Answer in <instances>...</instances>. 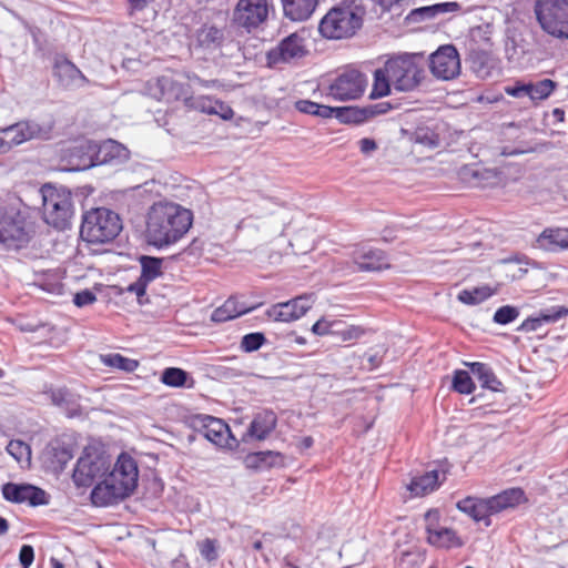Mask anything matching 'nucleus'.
<instances>
[{
	"instance_id": "obj_1",
	"label": "nucleus",
	"mask_w": 568,
	"mask_h": 568,
	"mask_svg": "<svg viewBox=\"0 0 568 568\" xmlns=\"http://www.w3.org/2000/svg\"><path fill=\"white\" fill-rule=\"evenodd\" d=\"M192 212L178 203L159 201L146 213L145 239L158 248L179 242L192 226Z\"/></svg>"
},
{
	"instance_id": "obj_2",
	"label": "nucleus",
	"mask_w": 568,
	"mask_h": 568,
	"mask_svg": "<svg viewBox=\"0 0 568 568\" xmlns=\"http://www.w3.org/2000/svg\"><path fill=\"white\" fill-rule=\"evenodd\" d=\"M424 79V69L415 54H399L389 58L383 68L374 72V82L369 97L383 98L390 94L393 87L398 92L415 90Z\"/></svg>"
},
{
	"instance_id": "obj_3",
	"label": "nucleus",
	"mask_w": 568,
	"mask_h": 568,
	"mask_svg": "<svg viewBox=\"0 0 568 568\" xmlns=\"http://www.w3.org/2000/svg\"><path fill=\"white\" fill-rule=\"evenodd\" d=\"M138 479L136 462L129 454L122 453L104 479L94 486L91 500L97 506L112 505L129 497L136 488Z\"/></svg>"
},
{
	"instance_id": "obj_4",
	"label": "nucleus",
	"mask_w": 568,
	"mask_h": 568,
	"mask_svg": "<svg viewBox=\"0 0 568 568\" xmlns=\"http://www.w3.org/2000/svg\"><path fill=\"white\" fill-rule=\"evenodd\" d=\"M122 230V221L115 212L98 207L87 212L80 229L81 237L89 243H106Z\"/></svg>"
},
{
	"instance_id": "obj_5",
	"label": "nucleus",
	"mask_w": 568,
	"mask_h": 568,
	"mask_svg": "<svg viewBox=\"0 0 568 568\" xmlns=\"http://www.w3.org/2000/svg\"><path fill=\"white\" fill-rule=\"evenodd\" d=\"M362 23L363 19L356 8L337 6L322 18L318 31L326 39H347L356 33Z\"/></svg>"
},
{
	"instance_id": "obj_6",
	"label": "nucleus",
	"mask_w": 568,
	"mask_h": 568,
	"mask_svg": "<svg viewBox=\"0 0 568 568\" xmlns=\"http://www.w3.org/2000/svg\"><path fill=\"white\" fill-rule=\"evenodd\" d=\"M40 194L44 221L58 230L67 229L72 216L70 192L45 184L40 189Z\"/></svg>"
},
{
	"instance_id": "obj_7",
	"label": "nucleus",
	"mask_w": 568,
	"mask_h": 568,
	"mask_svg": "<svg viewBox=\"0 0 568 568\" xmlns=\"http://www.w3.org/2000/svg\"><path fill=\"white\" fill-rule=\"evenodd\" d=\"M110 467V457L103 450L85 447L73 470V481L78 487L97 485L104 479Z\"/></svg>"
},
{
	"instance_id": "obj_8",
	"label": "nucleus",
	"mask_w": 568,
	"mask_h": 568,
	"mask_svg": "<svg viewBox=\"0 0 568 568\" xmlns=\"http://www.w3.org/2000/svg\"><path fill=\"white\" fill-rule=\"evenodd\" d=\"M535 13L545 32L568 39V0H537Z\"/></svg>"
},
{
	"instance_id": "obj_9",
	"label": "nucleus",
	"mask_w": 568,
	"mask_h": 568,
	"mask_svg": "<svg viewBox=\"0 0 568 568\" xmlns=\"http://www.w3.org/2000/svg\"><path fill=\"white\" fill-rule=\"evenodd\" d=\"M33 231L26 217L16 209L0 211V242L10 250H20L28 245Z\"/></svg>"
},
{
	"instance_id": "obj_10",
	"label": "nucleus",
	"mask_w": 568,
	"mask_h": 568,
	"mask_svg": "<svg viewBox=\"0 0 568 568\" xmlns=\"http://www.w3.org/2000/svg\"><path fill=\"white\" fill-rule=\"evenodd\" d=\"M145 94L158 101L172 103L184 101L189 105L192 100V91L189 85L176 74H163L151 79L145 84Z\"/></svg>"
},
{
	"instance_id": "obj_11",
	"label": "nucleus",
	"mask_w": 568,
	"mask_h": 568,
	"mask_svg": "<svg viewBox=\"0 0 568 568\" xmlns=\"http://www.w3.org/2000/svg\"><path fill=\"white\" fill-rule=\"evenodd\" d=\"M306 36V31L302 29L282 39L276 47L267 52L268 65L291 63L306 57L308 54Z\"/></svg>"
},
{
	"instance_id": "obj_12",
	"label": "nucleus",
	"mask_w": 568,
	"mask_h": 568,
	"mask_svg": "<svg viewBox=\"0 0 568 568\" xmlns=\"http://www.w3.org/2000/svg\"><path fill=\"white\" fill-rule=\"evenodd\" d=\"M271 9L268 0H239L232 20L250 32L267 21Z\"/></svg>"
},
{
	"instance_id": "obj_13",
	"label": "nucleus",
	"mask_w": 568,
	"mask_h": 568,
	"mask_svg": "<svg viewBox=\"0 0 568 568\" xmlns=\"http://www.w3.org/2000/svg\"><path fill=\"white\" fill-rule=\"evenodd\" d=\"M368 81L357 70H346L341 73L329 85L328 95L338 101L355 100L362 97Z\"/></svg>"
},
{
	"instance_id": "obj_14",
	"label": "nucleus",
	"mask_w": 568,
	"mask_h": 568,
	"mask_svg": "<svg viewBox=\"0 0 568 568\" xmlns=\"http://www.w3.org/2000/svg\"><path fill=\"white\" fill-rule=\"evenodd\" d=\"M429 68L437 79L450 80L458 75L460 72V60L455 47H440L430 55Z\"/></svg>"
},
{
	"instance_id": "obj_15",
	"label": "nucleus",
	"mask_w": 568,
	"mask_h": 568,
	"mask_svg": "<svg viewBox=\"0 0 568 568\" xmlns=\"http://www.w3.org/2000/svg\"><path fill=\"white\" fill-rule=\"evenodd\" d=\"M42 129L37 123L19 122L0 129V154L26 141L40 138Z\"/></svg>"
},
{
	"instance_id": "obj_16",
	"label": "nucleus",
	"mask_w": 568,
	"mask_h": 568,
	"mask_svg": "<svg viewBox=\"0 0 568 568\" xmlns=\"http://www.w3.org/2000/svg\"><path fill=\"white\" fill-rule=\"evenodd\" d=\"M312 295H301L291 301L277 303L266 311L267 317L275 322L288 323L301 318L312 307Z\"/></svg>"
},
{
	"instance_id": "obj_17",
	"label": "nucleus",
	"mask_w": 568,
	"mask_h": 568,
	"mask_svg": "<svg viewBox=\"0 0 568 568\" xmlns=\"http://www.w3.org/2000/svg\"><path fill=\"white\" fill-rule=\"evenodd\" d=\"M2 495L6 500L16 504L29 503L31 506L48 504L45 491L29 484L7 483L2 486Z\"/></svg>"
},
{
	"instance_id": "obj_18",
	"label": "nucleus",
	"mask_w": 568,
	"mask_h": 568,
	"mask_svg": "<svg viewBox=\"0 0 568 568\" xmlns=\"http://www.w3.org/2000/svg\"><path fill=\"white\" fill-rule=\"evenodd\" d=\"M195 425L200 433L217 446H226L231 438L229 426L220 418L202 415L196 417Z\"/></svg>"
},
{
	"instance_id": "obj_19",
	"label": "nucleus",
	"mask_w": 568,
	"mask_h": 568,
	"mask_svg": "<svg viewBox=\"0 0 568 568\" xmlns=\"http://www.w3.org/2000/svg\"><path fill=\"white\" fill-rule=\"evenodd\" d=\"M273 205L276 207L270 210V216L263 222V224L273 233H278V235L282 236L300 213L292 207L275 204L271 200L263 201L264 209H270Z\"/></svg>"
},
{
	"instance_id": "obj_20",
	"label": "nucleus",
	"mask_w": 568,
	"mask_h": 568,
	"mask_svg": "<svg viewBox=\"0 0 568 568\" xmlns=\"http://www.w3.org/2000/svg\"><path fill=\"white\" fill-rule=\"evenodd\" d=\"M352 258L358 270L363 272H375L389 267L384 252L368 246L355 248Z\"/></svg>"
},
{
	"instance_id": "obj_21",
	"label": "nucleus",
	"mask_w": 568,
	"mask_h": 568,
	"mask_svg": "<svg viewBox=\"0 0 568 568\" xmlns=\"http://www.w3.org/2000/svg\"><path fill=\"white\" fill-rule=\"evenodd\" d=\"M389 108L390 105L388 103H382L366 109L352 106L333 108V116L344 123H359L368 116L385 113Z\"/></svg>"
},
{
	"instance_id": "obj_22",
	"label": "nucleus",
	"mask_w": 568,
	"mask_h": 568,
	"mask_svg": "<svg viewBox=\"0 0 568 568\" xmlns=\"http://www.w3.org/2000/svg\"><path fill=\"white\" fill-rule=\"evenodd\" d=\"M276 422V415L272 410L257 413L251 422L243 439L246 437L255 438L257 440L265 439L274 430Z\"/></svg>"
},
{
	"instance_id": "obj_23",
	"label": "nucleus",
	"mask_w": 568,
	"mask_h": 568,
	"mask_svg": "<svg viewBox=\"0 0 568 568\" xmlns=\"http://www.w3.org/2000/svg\"><path fill=\"white\" fill-rule=\"evenodd\" d=\"M54 75L65 88H81L87 83V78L69 60H58L54 64Z\"/></svg>"
},
{
	"instance_id": "obj_24",
	"label": "nucleus",
	"mask_w": 568,
	"mask_h": 568,
	"mask_svg": "<svg viewBox=\"0 0 568 568\" xmlns=\"http://www.w3.org/2000/svg\"><path fill=\"white\" fill-rule=\"evenodd\" d=\"M457 508L470 516L475 521H484L490 525L489 517L493 515L487 498L466 497L457 503Z\"/></svg>"
},
{
	"instance_id": "obj_25",
	"label": "nucleus",
	"mask_w": 568,
	"mask_h": 568,
	"mask_svg": "<svg viewBox=\"0 0 568 568\" xmlns=\"http://www.w3.org/2000/svg\"><path fill=\"white\" fill-rule=\"evenodd\" d=\"M284 16L292 21H305L314 13L318 0H281Z\"/></svg>"
},
{
	"instance_id": "obj_26",
	"label": "nucleus",
	"mask_w": 568,
	"mask_h": 568,
	"mask_svg": "<svg viewBox=\"0 0 568 568\" xmlns=\"http://www.w3.org/2000/svg\"><path fill=\"white\" fill-rule=\"evenodd\" d=\"M538 247L557 252L568 248V229H546L537 237Z\"/></svg>"
},
{
	"instance_id": "obj_27",
	"label": "nucleus",
	"mask_w": 568,
	"mask_h": 568,
	"mask_svg": "<svg viewBox=\"0 0 568 568\" xmlns=\"http://www.w3.org/2000/svg\"><path fill=\"white\" fill-rule=\"evenodd\" d=\"M525 499L524 491L520 488L506 489L503 493L487 498L493 515L507 508L519 505Z\"/></svg>"
},
{
	"instance_id": "obj_28",
	"label": "nucleus",
	"mask_w": 568,
	"mask_h": 568,
	"mask_svg": "<svg viewBox=\"0 0 568 568\" xmlns=\"http://www.w3.org/2000/svg\"><path fill=\"white\" fill-rule=\"evenodd\" d=\"M470 373L478 379L481 387L493 392H505L503 383L497 378L491 367L487 364L475 362L466 364Z\"/></svg>"
},
{
	"instance_id": "obj_29",
	"label": "nucleus",
	"mask_w": 568,
	"mask_h": 568,
	"mask_svg": "<svg viewBox=\"0 0 568 568\" xmlns=\"http://www.w3.org/2000/svg\"><path fill=\"white\" fill-rule=\"evenodd\" d=\"M568 311L564 306H555L550 310H546L541 312L537 317H529L525 320L521 325L518 327V331L521 332H535L537 331L544 323H554L557 322L562 316L567 315Z\"/></svg>"
},
{
	"instance_id": "obj_30",
	"label": "nucleus",
	"mask_w": 568,
	"mask_h": 568,
	"mask_svg": "<svg viewBox=\"0 0 568 568\" xmlns=\"http://www.w3.org/2000/svg\"><path fill=\"white\" fill-rule=\"evenodd\" d=\"M438 485V471L432 470L424 475L413 477L410 483L407 484V489L412 497H420L434 491Z\"/></svg>"
},
{
	"instance_id": "obj_31",
	"label": "nucleus",
	"mask_w": 568,
	"mask_h": 568,
	"mask_svg": "<svg viewBox=\"0 0 568 568\" xmlns=\"http://www.w3.org/2000/svg\"><path fill=\"white\" fill-rule=\"evenodd\" d=\"M245 465L250 468H271V467H277L284 465V457L282 454L272 452V450H265V452H256L248 454L245 457Z\"/></svg>"
},
{
	"instance_id": "obj_32",
	"label": "nucleus",
	"mask_w": 568,
	"mask_h": 568,
	"mask_svg": "<svg viewBox=\"0 0 568 568\" xmlns=\"http://www.w3.org/2000/svg\"><path fill=\"white\" fill-rule=\"evenodd\" d=\"M251 310V307L240 305L234 297H230L223 305L213 311L211 320L215 323H223L246 314Z\"/></svg>"
},
{
	"instance_id": "obj_33",
	"label": "nucleus",
	"mask_w": 568,
	"mask_h": 568,
	"mask_svg": "<svg viewBox=\"0 0 568 568\" xmlns=\"http://www.w3.org/2000/svg\"><path fill=\"white\" fill-rule=\"evenodd\" d=\"M128 158V149L114 140L103 142L98 151V159L102 163L122 162Z\"/></svg>"
},
{
	"instance_id": "obj_34",
	"label": "nucleus",
	"mask_w": 568,
	"mask_h": 568,
	"mask_svg": "<svg viewBox=\"0 0 568 568\" xmlns=\"http://www.w3.org/2000/svg\"><path fill=\"white\" fill-rule=\"evenodd\" d=\"M426 540L430 546L436 548L449 549L463 546V541L456 531L448 527H443L440 530L426 537Z\"/></svg>"
},
{
	"instance_id": "obj_35",
	"label": "nucleus",
	"mask_w": 568,
	"mask_h": 568,
	"mask_svg": "<svg viewBox=\"0 0 568 568\" xmlns=\"http://www.w3.org/2000/svg\"><path fill=\"white\" fill-rule=\"evenodd\" d=\"M224 40V32L215 26L204 24L196 32L199 45L206 49L219 48Z\"/></svg>"
},
{
	"instance_id": "obj_36",
	"label": "nucleus",
	"mask_w": 568,
	"mask_h": 568,
	"mask_svg": "<svg viewBox=\"0 0 568 568\" xmlns=\"http://www.w3.org/2000/svg\"><path fill=\"white\" fill-rule=\"evenodd\" d=\"M497 291V287L491 288L488 285H483L469 290H463L462 292H459L457 298L464 304L476 305L496 294Z\"/></svg>"
},
{
	"instance_id": "obj_37",
	"label": "nucleus",
	"mask_w": 568,
	"mask_h": 568,
	"mask_svg": "<svg viewBox=\"0 0 568 568\" xmlns=\"http://www.w3.org/2000/svg\"><path fill=\"white\" fill-rule=\"evenodd\" d=\"M332 335L337 336L342 342L358 339L363 336L364 329L361 326L348 325L341 320H334Z\"/></svg>"
},
{
	"instance_id": "obj_38",
	"label": "nucleus",
	"mask_w": 568,
	"mask_h": 568,
	"mask_svg": "<svg viewBox=\"0 0 568 568\" xmlns=\"http://www.w3.org/2000/svg\"><path fill=\"white\" fill-rule=\"evenodd\" d=\"M556 88L557 83L550 79H544L536 83L528 82V98L532 102L546 100Z\"/></svg>"
},
{
	"instance_id": "obj_39",
	"label": "nucleus",
	"mask_w": 568,
	"mask_h": 568,
	"mask_svg": "<svg viewBox=\"0 0 568 568\" xmlns=\"http://www.w3.org/2000/svg\"><path fill=\"white\" fill-rule=\"evenodd\" d=\"M295 109L302 113L316 115L323 119L333 118V106L318 104L310 100H298L295 102Z\"/></svg>"
},
{
	"instance_id": "obj_40",
	"label": "nucleus",
	"mask_w": 568,
	"mask_h": 568,
	"mask_svg": "<svg viewBox=\"0 0 568 568\" xmlns=\"http://www.w3.org/2000/svg\"><path fill=\"white\" fill-rule=\"evenodd\" d=\"M140 263L142 267L141 276L144 282H152L162 274L163 260L160 257L141 256Z\"/></svg>"
},
{
	"instance_id": "obj_41",
	"label": "nucleus",
	"mask_w": 568,
	"mask_h": 568,
	"mask_svg": "<svg viewBox=\"0 0 568 568\" xmlns=\"http://www.w3.org/2000/svg\"><path fill=\"white\" fill-rule=\"evenodd\" d=\"M101 362L105 366L114 367L126 373L134 372L139 366L138 361L124 357L118 353L101 355Z\"/></svg>"
},
{
	"instance_id": "obj_42",
	"label": "nucleus",
	"mask_w": 568,
	"mask_h": 568,
	"mask_svg": "<svg viewBox=\"0 0 568 568\" xmlns=\"http://www.w3.org/2000/svg\"><path fill=\"white\" fill-rule=\"evenodd\" d=\"M7 452L19 463L30 466L31 463V448L22 440H10L7 446Z\"/></svg>"
},
{
	"instance_id": "obj_43",
	"label": "nucleus",
	"mask_w": 568,
	"mask_h": 568,
	"mask_svg": "<svg viewBox=\"0 0 568 568\" xmlns=\"http://www.w3.org/2000/svg\"><path fill=\"white\" fill-rule=\"evenodd\" d=\"M189 375L185 371L178 367L165 368L161 376V382L171 387H182L186 384Z\"/></svg>"
},
{
	"instance_id": "obj_44",
	"label": "nucleus",
	"mask_w": 568,
	"mask_h": 568,
	"mask_svg": "<svg viewBox=\"0 0 568 568\" xmlns=\"http://www.w3.org/2000/svg\"><path fill=\"white\" fill-rule=\"evenodd\" d=\"M453 388L460 394H470L475 389V384L470 374L466 371L458 369L454 373Z\"/></svg>"
},
{
	"instance_id": "obj_45",
	"label": "nucleus",
	"mask_w": 568,
	"mask_h": 568,
	"mask_svg": "<svg viewBox=\"0 0 568 568\" xmlns=\"http://www.w3.org/2000/svg\"><path fill=\"white\" fill-rule=\"evenodd\" d=\"M415 142L428 148H436L439 145V136L427 128H419L415 132Z\"/></svg>"
},
{
	"instance_id": "obj_46",
	"label": "nucleus",
	"mask_w": 568,
	"mask_h": 568,
	"mask_svg": "<svg viewBox=\"0 0 568 568\" xmlns=\"http://www.w3.org/2000/svg\"><path fill=\"white\" fill-rule=\"evenodd\" d=\"M519 316V310L515 306L505 305L499 307L494 314V322L500 325L511 323Z\"/></svg>"
},
{
	"instance_id": "obj_47",
	"label": "nucleus",
	"mask_w": 568,
	"mask_h": 568,
	"mask_svg": "<svg viewBox=\"0 0 568 568\" xmlns=\"http://www.w3.org/2000/svg\"><path fill=\"white\" fill-rule=\"evenodd\" d=\"M426 537L440 530L444 526L440 525V511L438 509H429L424 515Z\"/></svg>"
},
{
	"instance_id": "obj_48",
	"label": "nucleus",
	"mask_w": 568,
	"mask_h": 568,
	"mask_svg": "<svg viewBox=\"0 0 568 568\" xmlns=\"http://www.w3.org/2000/svg\"><path fill=\"white\" fill-rule=\"evenodd\" d=\"M265 341L262 333L246 334L241 342V347L246 352H254L258 349Z\"/></svg>"
},
{
	"instance_id": "obj_49",
	"label": "nucleus",
	"mask_w": 568,
	"mask_h": 568,
	"mask_svg": "<svg viewBox=\"0 0 568 568\" xmlns=\"http://www.w3.org/2000/svg\"><path fill=\"white\" fill-rule=\"evenodd\" d=\"M199 549L204 559L207 561H214L217 559V541L214 539L206 538L199 542Z\"/></svg>"
},
{
	"instance_id": "obj_50",
	"label": "nucleus",
	"mask_w": 568,
	"mask_h": 568,
	"mask_svg": "<svg viewBox=\"0 0 568 568\" xmlns=\"http://www.w3.org/2000/svg\"><path fill=\"white\" fill-rule=\"evenodd\" d=\"M53 458L52 462L55 469H63V467L72 459V453L68 447L59 446L54 447L53 449Z\"/></svg>"
},
{
	"instance_id": "obj_51",
	"label": "nucleus",
	"mask_w": 568,
	"mask_h": 568,
	"mask_svg": "<svg viewBox=\"0 0 568 568\" xmlns=\"http://www.w3.org/2000/svg\"><path fill=\"white\" fill-rule=\"evenodd\" d=\"M214 103H216V100H213L210 97H199L192 103L189 102V104L195 110L207 114H212Z\"/></svg>"
},
{
	"instance_id": "obj_52",
	"label": "nucleus",
	"mask_w": 568,
	"mask_h": 568,
	"mask_svg": "<svg viewBox=\"0 0 568 568\" xmlns=\"http://www.w3.org/2000/svg\"><path fill=\"white\" fill-rule=\"evenodd\" d=\"M504 91L506 94L517 99L528 97V83L516 81L513 85H506Z\"/></svg>"
},
{
	"instance_id": "obj_53",
	"label": "nucleus",
	"mask_w": 568,
	"mask_h": 568,
	"mask_svg": "<svg viewBox=\"0 0 568 568\" xmlns=\"http://www.w3.org/2000/svg\"><path fill=\"white\" fill-rule=\"evenodd\" d=\"M333 322L334 320L322 317L312 326V332L318 336L332 335Z\"/></svg>"
},
{
	"instance_id": "obj_54",
	"label": "nucleus",
	"mask_w": 568,
	"mask_h": 568,
	"mask_svg": "<svg viewBox=\"0 0 568 568\" xmlns=\"http://www.w3.org/2000/svg\"><path fill=\"white\" fill-rule=\"evenodd\" d=\"M95 301H97V296L94 295L93 292H91L89 290H84V291L78 292L77 294H74V297H73V303L78 307H83V306H87V305H91Z\"/></svg>"
},
{
	"instance_id": "obj_55",
	"label": "nucleus",
	"mask_w": 568,
	"mask_h": 568,
	"mask_svg": "<svg viewBox=\"0 0 568 568\" xmlns=\"http://www.w3.org/2000/svg\"><path fill=\"white\" fill-rule=\"evenodd\" d=\"M34 559V550L30 545H23L19 552V561L22 568H29Z\"/></svg>"
},
{
	"instance_id": "obj_56",
	"label": "nucleus",
	"mask_w": 568,
	"mask_h": 568,
	"mask_svg": "<svg viewBox=\"0 0 568 568\" xmlns=\"http://www.w3.org/2000/svg\"><path fill=\"white\" fill-rule=\"evenodd\" d=\"M409 16L412 17L413 20H419V19L424 20V19L434 18L438 14L435 13V8L433 4V6H426V7L414 9Z\"/></svg>"
},
{
	"instance_id": "obj_57",
	"label": "nucleus",
	"mask_w": 568,
	"mask_h": 568,
	"mask_svg": "<svg viewBox=\"0 0 568 568\" xmlns=\"http://www.w3.org/2000/svg\"><path fill=\"white\" fill-rule=\"evenodd\" d=\"M212 114L219 115L223 120H230L233 118L234 112L230 105L226 103L216 100V103H214V109L212 111Z\"/></svg>"
},
{
	"instance_id": "obj_58",
	"label": "nucleus",
	"mask_w": 568,
	"mask_h": 568,
	"mask_svg": "<svg viewBox=\"0 0 568 568\" xmlns=\"http://www.w3.org/2000/svg\"><path fill=\"white\" fill-rule=\"evenodd\" d=\"M146 284L142 277H140L136 282L130 284L126 288L128 292L134 293L138 296V301L140 304H143L142 297L146 292Z\"/></svg>"
},
{
	"instance_id": "obj_59",
	"label": "nucleus",
	"mask_w": 568,
	"mask_h": 568,
	"mask_svg": "<svg viewBox=\"0 0 568 568\" xmlns=\"http://www.w3.org/2000/svg\"><path fill=\"white\" fill-rule=\"evenodd\" d=\"M435 13L444 14L449 12H457L460 10V4L458 2H442L434 4Z\"/></svg>"
},
{
	"instance_id": "obj_60",
	"label": "nucleus",
	"mask_w": 568,
	"mask_h": 568,
	"mask_svg": "<svg viewBox=\"0 0 568 568\" xmlns=\"http://www.w3.org/2000/svg\"><path fill=\"white\" fill-rule=\"evenodd\" d=\"M186 80H187V82H185V84H187L190 89H191V85H193V84L202 85V87H205V88H209V87L215 84V81L202 80L196 74H187L186 75Z\"/></svg>"
},
{
	"instance_id": "obj_61",
	"label": "nucleus",
	"mask_w": 568,
	"mask_h": 568,
	"mask_svg": "<svg viewBox=\"0 0 568 568\" xmlns=\"http://www.w3.org/2000/svg\"><path fill=\"white\" fill-rule=\"evenodd\" d=\"M359 149L362 153L368 154L377 149V144L374 140L364 138L359 141Z\"/></svg>"
},
{
	"instance_id": "obj_62",
	"label": "nucleus",
	"mask_w": 568,
	"mask_h": 568,
	"mask_svg": "<svg viewBox=\"0 0 568 568\" xmlns=\"http://www.w3.org/2000/svg\"><path fill=\"white\" fill-rule=\"evenodd\" d=\"M64 400V392L59 389L57 392H53L52 393V402L55 404V405H61Z\"/></svg>"
},
{
	"instance_id": "obj_63",
	"label": "nucleus",
	"mask_w": 568,
	"mask_h": 568,
	"mask_svg": "<svg viewBox=\"0 0 568 568\" xmlns=\"http://www.w3.org/2000/svg\"><path fill=\"white\" fill-rule=\"evenodd\" d=\"M9 530V523L6 518L0 517V536H3Z\"/></svg>"
},
{
	"instance_id": "obj_64",
	"label": "nucleus",
	"mask_w": 568,
	"mask_h": 568,
	"mask_svg": "<svg viewBox=\"0 0 568 568\" xmlns=\"http://www.w3.org/2000/svg\"><path fill=\"white\" fill-rule=\"evenodd\" d=\"M554 115H555L558 120L562 121V120H564L565 112H564L561 109H555V110H554Z\"/></svg>"
}]
</instances>
